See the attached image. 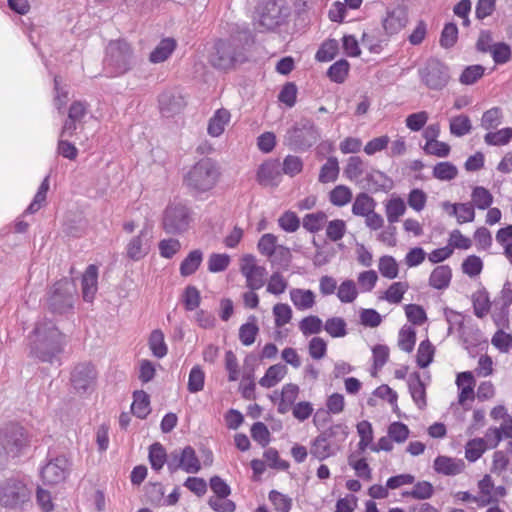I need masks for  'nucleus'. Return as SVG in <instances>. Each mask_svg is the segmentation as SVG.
I'll list each match as a JSON object with an SVG mask.
<instances>
[{"instance_id":"obj_1","label":"nucleus","mask_w":512,"mask_h":512,"mask_svg":"<svg viewBox=\"0 0 512 512\" xmlns=\"http://www.w3.org/2000/svg\"><path fill=\"white\" fill-rule=\"evenodd\" d=\"M65 346V336L46 318L39 320L30 336V354L42 362L52 363Z\"/></svg>"},{"instance_id":"obj_2","label":"nucleus","mask_w":512,"mask_h":512,"mask_svg":"<svg viewBox=\"0 0 512 512\" xmlns=\"http://www.w3.org/2000/svg\"><path fill=\"white\" fill-rule=\"evenodd\" d=\"M221 177V170L216 161L203 158L196 162L184 175L183 184L193 195L211 191Z\"/></svg>"},{"instance_id":"obj_3","label":"nucleus","mask_w":512,"mask_h":512,"mask_svg":"<svg viewBox=\"0 0 512 512\" xmlns=\"http://www.w3.org/2000/svg\"><path fill=\"white\" fill-rule=\"evenodd\" d=\"M75 299V285L67 279H62L51 287L48 293L47 306L53 314H68L74 309Z\"/></svg>"},{"instance_id":"obj_4","label":"nucleus","mask_w":512,"mask_h":512,"mask_svg":"<svg viewBox=\"0 0 512 512\" xmlns=\"http://www.w3.org/2000/svg\"><path fill=\"white\" fill-rule=\"evenodd\" d=\"M106 67L114 76L122 75L135 65L131 46L122 40L112 41L106 49Z\"/></svg>"},{"instance_id":"obj_5","label":"nucleus","mask_w":512,"mask_h":512,"mask_svg":"<svg viewBox=\"0 0 512 512\" xmlns=\"http://www.w3.org/2000/svg\"><path fill=\"white\" fill-rule=\"evenodd\" d=\"M320 138L318 128L310 119H302L290 128L284 141L293 150L305 151L311 148Z\"/></svg>"},{"instance_id":"obj_6","label":"nucleus","mask_w":512,"mask_h":512,"mask_svg":"<svg viewBox=\"0 0 512 512\" xmlns=\"http://www.w3.org/2000/svg\"><path fill=\"white\" fill-rule=\"evenodd\" d=\"M191 222V211L185 204L171 203L163 213L162 227L167 234L181 235L189 229Z\"/></svg>"},{"instance_id":"obj_7","label":"nucleus","mask_w":512,"mask_h":512,"mask_svg":"<svg viewBox=\"0 0 512 512\" xmlns=\"http://www.w3.org/2000/svg\"><path fill=\"white\" fill-rule=\"evenodd\" d=\"M30 498L31 489L20 479L10 478L0 484V504L4 507H21Z\"/></svg>"},{"instance_id":"obj_8","label":"nucleus","mask_w":512,"mask_h":512,"mask_svg":"<svg viewBox=\"0 0 512 512\" xmlns=\"http://www.w3.org/2000/svg\"><path fill=\"white\" fill-rule=\"evenodd\" d=\"M421 81L431 90H442L450 80L449 68L438 59H429L419 69Z\"/></svg>"},{"instance_id":"obj_9","label":"nucleus","mask_w":512,"mask_h":512,"mask_svg":"<svg viewBox=\"0 0 512 512\" xmlns=\"http://www.w3.org/2000/svg\"><path fill=\"white\" fill-rule=\"evenodd\" d=\"M239 47L232 40H218L209 53V63L217 69H229L238 60Z\"/></svg>"},{"instance_id":"obj_10","label":"nucleus","mask_w":512,"mask_h":512,"mask_svg":"<svg viewBox=\"0 0 512 512\" xmlns=\"http://www.w3.org/2000/svg\"><path fill=\"white\" fill-rule=\"evenodd\" d=\"M240 272L246 279V286L250 290H258L265 284L267 270L257 264L255 256L243 255L240 259Z\"/></svg>"},{"instance_id":"obj_11","label":"nucleus","mask_w":512,"mask_h":512,"mask_svg":"<svg viewBox=\"0 0 512 512\" xmlns=\"http://www.w3.org/2000/svg\"><path fill=\"white\" fill-rule=\"evenodd\" d=\"M3 450L12 456H17L27 445V436L23 427L12 424L0 432Z\"/></svg>"},{"instance_id":"obj_12","label":"nucleus","mask_w":512,"mask_h":512,"mask_svg":"<svg viewBox=\"0 0 512 512\" xmlns=\"http://www.w3.org/2000/svg\"><path fill=\"white\" fill-rule=\"evenodd\" d=\"M152 232L149 227H144L139 234L134 236L126 246L127 257L133 261L143 259L150 250Z\"/></svg>"},{"instance_id":"obj_13","label":"nucleus","mask_w":512,"mask_h":512,"mask_svg":"<svg viewBox=\"0 0 512 512\" xmlns=\"http://www.w3.org/2000/svg\"><path fill=\"white\" fill-rule=\"evenodd\" d=\"M96 371L93 365L81 363L75 366L71 373V383L75 390L84 393L92 388L96 381Z\"/></svg>"},{"instance_id":"obj_14","label":"nucleus","mask_w":512,"mask_h":512,"mask_svg":"<svg viewBox=\"0 0 512 512\" xmlns=\"http://www.w3.org/2000/svg\"><path fill=\"white\" fill-rule=\"evenodd\" d=\"M258 24L264 30H272L282 20V8L276 1H266L259 7Z\"/></svg>"},{"instance_id":"obj_15","label":"nucleus","mask_w":512,"mask_h":512,"mask_svg":"<svg viewBox=\"0 0 512 512\" xmlns=\"http://www.w3.org/2000/svg\"><path fill=\"white\" fill-rule=\"evenodd\" d=\"M159 109L163 116L171 117L180 113L186 106L183 95L176 90L164 91L158 98Z\"/></svg>"},{"instance_id":"obj_16","label":"nucleus","mask_w":512,"mask_h":512,"mask_svg":"<svg viewBox=\"0 0 512 512\" xmlns=\"http://www.w3.org/2000/svg\"><path fill=\"white\" fill-rule=\"evenodd\" d=\"M68 470V460L64 456L50 460L42 469L41 477L47 484H57L63 481Z\"/></svg>"},{"instance_id":"obj_17","label":"nucleus","mask_w":512,"mask_h":512,"mask_svg":"<svg viewBox=\"0 0 512 512\" xmlns=\"http://www.w3.org/2000/svg\"><path fill=\"white\" fill-rule=\"evenodd\" d=\"M282 171L278 160H269L260 165L257 181L262 186L276 187L281 181Z\"/></svg>"},{"instance_id":"obj_18","label":"nucleus","mask_w":512,"mask_h":512,"mask_svg":"<svg viewBox=\"0 0 512 512\" xmlns=\"http://www.w3.org/2000/svg\"><path fill=\"white\" fill-rule=\"evenodd\" d=\"M82 297L85 302H92L98 291V267L89 265L81 279Z\"/></svg>"},{"instance_id":"obj_19","label":"nucleus","mask_w":512,"mask_h":512,"mask_svg":"<svg viewBox=\"0 0 512 512\" xmlns=\"http://www.w3.org/2000/svg\"><path fill=\"white\" fill-rule=\"evenodd\" d=\"M407 23V11L402 7H397L387 13V16L383 20V28L387 34L393 35L400 32Z\"/></svg>"},{"instance_id":"obj_20","label":"nucleus","mask_w":512,"mask_h":512,"mask_svg":"<svg viewBox=\"0 0 512 512\" xmlns=\"http://www.w3.org/2000/svg\"><path fill=\"white\" fill-rule=\"evenodd\" d=\"M434 470L446 476H455L463 472L465 462L462 459L452 458L448 456H438L434 460Z\"/></svg>"},{"instance_id":"obj_21","label":"nucleus","mask_w":512,"mask_h":512,"mask_svg":"<svg viewBox=\"0 0 512 512\" xmlns=\"http://www.w3.org/2000/svg\"><path fill=\"white\" fill-rule=\"evenodd\" d=\"M340 450L335 443H331L322 435H318L310 446V454L319 461L335 456Z\"/></svg>"},{"instance_id":"obj_22","label":"nucleus","mask_w":512,"mask_h":512,"mask_svg":"<svg viewBox=\"0 0 512 512\" xmlns=\"http://www.w3.org/2000/svg\"><path fill=\"white\" fill-rule=\"evenodd\" d=\"M290 300L299 311H306L316 303V295L310 289L292 288L289 292Z\"/></svg>"},{"instance_id":"obj_23","label":"nucleus","mask_w":512,"mask_h":512,"mask_svg":"<svg viewBox=\"0 0 512 512\" xmlns=\"http://www.w3.org/2000/svg\"><path fill=\"white\" fill-rule=\"evenodd\" d=\"M203 256V252L200 249H194L190 251L180 263V275L183 277L193 275L200 267L203 261Z\"/></svg>"},{"instance_id":"obj_24","label":"nucleus","mask_w":512,"mask_h":512,"mask_svg":"<svg viewBox=\"0 0 512 512\" xmlns=\"http://www.w3.org/2000/svg\"><path fill=\"white\" fill-rule=\"evenodd\" d=\"M230 112L224 108L218 109L214 115L211 117L208 123V134L212 137L220 136L224 130L225 126L230 121Z\"/></svg>"},{"instance_id":"obj_25","label":"nucleus","mask_w":512,"mask_h":512,"mask_svg":"<svg viewBox=\"0 0 512 512\" xmlns=\"http://www.w3.org/2000/svg\"><path fill=\"white\" fill-rule=\"evenodd\" d=\"M408 387L411 397L418 408L423 409L426 406V390L418 373H414L408 380Z\"/></svg>"},{"instance_id":"obj_26","label":"nucleus","mask_w":512,"mask_h":512,"mask_svg":"<svg viewBox=\"0 0 512 512\" xmlns=\"http://www.w3.org/2000/svg\"><path fill=\"white\" fill-rule=\"evenodd\" d=\"M326 440L331 443H335L337 448L341 450L342 444L346 441L349 435V428L343 423L333 424L326 430L320 433Z\"/></svg>"},{"instance_id":"obj_27","label":"nucleus","mask_w":512,"mask_h":512,"mask_svg":"<svg viewBox=\"0 0 512 512\" xmlns=\"http://www.w3.org/2000/svg\"><path fill=\"white\" fill-rule=\"evenodd\" d=\"M452 270L448 265H440L434 268L429 277V284L435 289H445L449 286Z\"/></svg>"},{"instance_id":"obj_28","label":"nucleus","mask_w":512,"mask_h":512,"mask_svg":"<svg viewBox=\"0 0 512 512\" xmlns=\"http://www.w3.org/2000/svg\"><path fill=\"white\" fill-rule=\"evenodd\" d=\"M479 495L474 498V502L477 503L479 507H485L494 501L493 499V490L494 484L490 475H485L478 482Z\"/></svg>"},{"instance_id":"obj_29","label":"nucleus","mask_w":512,"mask_h":512,"mask_svg":"<svg viewBox=\"0 0 512 512\" xmlns=\"http://www.w3.org/2000/svg\"><path fill=\"white\" fill-rule=\"evenodd\" d=\"M299 394V387L296 384L289 383L282 387L281 398L278 405V412L287 413L294 405Z\"/></svg>"},{"instance_id":"obj_30","label":"nucleus","mask_w":512,"mask_h":512,"mask_svg":"<svg viewBox=\"0 0 512 512\" xmlns=\"http://www.w3.org/2000/svg\"><path fill=\"white\" fill-rule=\"evenodd\" d=\"M287 374V368L283 364L270 366L265 375L259 380V384L264 388L276 386Z\"/></svg>"},{"instance_id":"obj_31","label":"nucleus","mask_w":512,"mask_h":512,"mask_svg":"<svg viewBox=\"0 0 512 512\" xmlns=\"http://www.w3.org/2000/svg\"><path fill=\"white\" fill-rule=\"evenodd\" d=\"M339 172L340 168L338 159L331 156L321 166L318 181L323 184L335 182L339 176Z\"/></svg>"},{"instance_id":"obj_32","label":"nucleus","mask_w":512,"mask_h":512,"mask_svg":"<svg viewBox=\"0 0 512 512\" xmlns=\"http://www.w3.org/2000/svg\"><path fill=\"white\" fill-rule=\"evenodd\" d=\"M176 47V43L171 38H166L160 41L155 49L150 53L149 60L152 63L164 62L172 54Z\"/></svg>"},{"instance_id":"obj_33","label":"nucleus","mask_w":512,"mask_h":512,"mask_svg":"<svg viewBox=\"0 0 512 512\" xmlns=\"http://www.w3.org/2000/svg\"><path fill=\"white\" fill-rule=\"evenodd\" d=\"M374 199L367 193H359L352 205V213L356 216H366L375 209Z\"/></svg>"},{"instance_id":"obj_34","label":"nucleus","mask_w":512,"mask_h":512,"mask_svg":"<svg viewBox=\"0 0 512 512\" xmlns=\"http://www.w3.org/2000/svg\"><path fill=\"white\" fill-rule=\"evenodd\" d=\"M327 223V215L323 211L306 214L303 217L302 225L310 233L319 232Z\"/></svg>"},{"instance_id":"obj_35","label":"nucleus","mask_w":512,"mask_h":512,"mask_svg":"<svg viewBox=\"0 0 512 512\" xmlns=\"http://www.w3.org/2000/svg\"><path fill=\"white\" fill-rule=\"evenodd\" d=\"M357 433L360 437L358 442V453H364L367 448H370L373 441V428L369 421H360L357 426Z\"/></svg>"},{"instance_id":"obj_36","label":"nucleus","mask_w":512,"mask_h":512,"mask_svg":"<svg viewBox=\"0 0 512 512\" xmlns=\"http://www.w3.org/2000/svg\"><path fill=\"white\" fill-rule=\"evenodd\" d=\"M352 190L346 185H337L329 192V201L337 207H343L351 202Z\"/></svg>"},{"instance_id":"obj_37","label":"nucleus","mask_w":512,"mask_h":512,"mask_svg":"<svg viewBox=\"0 0 512 512\" xmlns=\"http://www.w3.org/2000/svg\"><path fill=\"white\" fill-rule=\"evenodd\" d=\"M432 176L440 181H451L458 176V168L448 161L439 162L433 167Z\"/></svg>"},{"instance_id":"obj_38","label":"nucleus","mask_w":512,"mask_h":512,"mask_svg":"<svg viewBox=\"0 0 512 512\" xmlns=\"http://www.w3.org/2000/svg\"><path fill=\"white\" fill-rule=\"evenodd\" d=\"M131 410L135 416L144 419L150 412L149 396L144 391H136L134 393V401Z\"/></svg>"},{"instance_id":"obj_39","label":"nucleus","mask_w":512,"mask_h":512,"mask_svg":"<svg viewBox=\"0 0 512 512\" xmlns=\"http://www.w3.org/2000/svg\"><path fill=\"white\" fill-rule=\"evenodd\" d=\"M181 454L183 459L182 470L186 473H197L201 468V464L195 450L191 446H186L181 449Z\"/></svg>"},{"instance_id":"obj_40","label":"nucleus","mask_w":512,"mask_h":512,"mask_svg":"<svg viewBox=\"0 0 512 512\" xmlns=\"http://www.w3.org/2000/svg\"><path fill=\"white\" fill-rule=\"evenodd\" d=\"M450 216H455L459 224L472 222L475 219V211L472 203H456V206L452 207Z\"/></svg>"},{"instance_id":"obj_41","label":"nucleus","mask_w":512,"mask_h":512,"mask_svg":"<svg viewBox=\"0 0 512 512\" xmlns=\"http://www.w3.org/2000/svg\"><path fill=\"white\" fill-rule=\"evenodd\" d=\"M149 348L152 354L157 358H163L168 352L167 345L164 340V334L161 330H153L149 337Z\"/></svg>"},{"instance_id":"obj_42","label":"nucleus","mask_w":512,"mask_h":512,"mask_svg":"<svg viewBox=\"0 0 512 512\" xmlns=\"http://www.w3.org/2000/svg\"><path fill=\"white\" fill-rule=\"evenodd\" d=\"M323 329L333 338H342L347 335V323L342 317L328 318Z\"/></svg>"},{"instance_id":"obj_43","label":"nucleus","mask_w":512,"mask_h":512,"mask_svg":"<svg viewBox=\"0 0 512 512\" xmlns=\"http://www.w3.org/2000/svg\"><path fill=\"white\" fill-rule=\"evenodd\" d=\"M345 407V399L342 394L339 393H333L330 395L326 401V411H317L314 417V422L316 423L317 418L321 414H340Z\"/></svg>"},{"instance_id":"obj_44","label":"nucleus","mask_w":512,"mask_h":512,"mask_svg":"<svg viewBox=\"0 0 512 512\" xmlns=\"http://www.w3.org/2000/svg\"><path fill=\"white\" fill-rule=\"evenodd\" d=\"M361 453L355 452L349 455L348 464L351 466L358 477L364 480L371 479V469L365 458H358Z\"/></svg>"},{"instance_id":"obj_45","label":"nucleus","mask_w":512,"mask_h":512,"mask_svg":"<svg viewBox=\"0 0 512 512\" xmlns=\"http://www.w3.org/2000/svg\"><path fill=\"white\" fill-rule=\"evenodd\" d=\"M364 173V162L359 156H350L344 168V175L350 181H357Z\"/></svg>"},{"instance_id":"obj_46","label":"nucleus","mask_w":512,"mask_h":512,"mask_svg":"<svg viewBox=\"0 0 512 512\" xmlns=\"http://www.w3.org/2000/svg\"><path fill=\"white\" fill-rule=\"evenodd\" d=\"M341 303H352L358 296V290L353 280H344L337 289L336 293Z\"/></svg>"},{"instance_id":"obj_47","label":"nucleus","mask_w":512,"mask_h":512,"mask_svg":"<svg viewBox=\"0 0 512 512\" xmlns=\"http://www.w3.org/2000/svg\"><path fill=\"white\" fill-rule=\"evenodd\" d=\"M323 327L322 320L315 315L306 316L299 322V330L304 336L318 334Z\"/></svg>"},{"instance_id":"obj_48","label":"nucleus","mask_w":512,"mask_h":512,"mask_svg":"<svg viewBox=\"0 0 512 512\" xmlns=\"http://www.w3.org/2000/svg\"><path fill=\"white\" fill-rule=\"evenodd\" d=\"M386 216L390 224L399 221L400 217L405 213L406 206L401 198H393L386 204Z\"/></svg>"},{"instance_id":"obj_49","label":"nucleus","mask_w":512,"mask_h":512,"mask_svg":"<svg viewBox=\"0 0 512 512\" xmlns=\"http://www.w3.org/2000/svg\"><path fill=\"white\" fill-rule=\"evenodd\" d=\"M167 453L162 444L156 442L152 444L149 448V461L151 467L159 471L162 469L164 464L166 463Z\"/></svg>"},{"instance_id":"obj_50","label":"nucleus","mask_w":512,"mask_h":512,"mask_svg":"<svg viewBox=\"0 0 512 512\" xmlns=\"http://www.w3.org/2000/svg\"><path fill=\"white\" fill-rule=\"evenodd\" d=\"M433 493L434 488L430 482L420 481L417 482L410 491L404 492L403 495L418 500H426L431 498Z\"/></svg>"},{"instance_id":"obj_51","label":"nucleus","mask_w":512,"mask_h":512,"mask_svg":"<svg viewBox=\"0 0 512 512\" xmlns=\"http://www.w3.org/2000/svg\"><path fill=\"white\" fill-rule=\"evenodd\" d=\"M445 318L448 322V334H452L454 330H456L460 337L466 342L467 340L464 338V317L462 314L453 311L451 309H445Z\"/></svg>"},{"instance_id":"obj_52","label":"nucleus","mask_w":512,"mask_h":512,"mask_svg":"<svg viewBox=\"0 0 512 512\" xmlns=\"http://www.w3.org/2000/svg\"><path fill=\"white\" fill-rule=\"evenodd\" d=\"M512 138V128L506 127L496 132H488L484 136V141L488 145L502 146L510 142Z\"/></svg>"},{"instance_id":"obj_53","label":"nucleus","mask_w":512,"mask_h":512,"mask_svg":"<svg viewBox=\"0 0 512 512\" xmlns=\"http://www.w3.org/2000/svg\"><path fill=\"white\" fill-rule=\"evenodd\" d=\"M252 322H247L240 326L239 339L244 346H250L255 342L259 328L255 323V317H251Z\"/></svg>"},{"instance_id":"obj_54","label":"nucleus","mask_w":512,"mask_h":512,"mask_svg":"<svg viewBox=\"0 0 512 512\" xmlns=\"http://www.w3.org/2000/svg\"><path fill=\"white\" fill-rule=\"evenodd\" d=\"M472 204L480 210L489 208L493 202L492 194L484 187H475L472 191Z\"/></svg>"},{"instance_id":"obj_55","label":"nucleus","mask_w":512,"mask_h":512,"mask_svg":"<svg viewBox=\"0 0 512 512\" xmlns=\"http://www.w3.org/2000/svg\"><path fill=\"white\" fill-rule=\"evenodd\" d=\"M471 129V121L466 115H458L450 120V132L457 137H462L468 134Z\"/></svg>"},{"instance_id":"obj_56","label":"nucleus","mask_w":512,"mask_h":512,"mask_svg":"<svg viewBox=\"0 0 512 512\" xmlns=\"http://www.w3.org/2000/svg\"><path fill=\"white\" fill-rule=\"evenodd\" d=\"M503 113L501 108L493 107L485 111L481 118V127L485 130H491L502 123Z\"/></svg>"},{"instance_id":"obj_57","label":"nucleus","mask_w":512,"mask_h":512,"mask_svg":"<svg viewBox=\"0 0 512 512\" xmlns=\"http://www.w3.org/2000/svg\"><path fill=\"white\" fill-rule=\"evenodd\" d=\"M205 383V373L199 365L192 367L189 373L187 388L190 393L202 391Z\"/></svg>"},{"instance_id":"obj_58","label":"nucleus","mask_w":512,"mask_h":512,"mask_svg":"<svg viewBox=\"0 0 512 512\" xmlns=\"http://www.w3.org/2000/svg\"><path fill=\"white\" fill-rule=\"evenodd\" d=\"M485 440L483 438H475L466 444L465 457L470 462L477 461L485 452Z\"/></svg>"},{"instance_id":"obj_59","label":"nucleus","mask_w":512,"mask_h":512,"mask_svg":"<svg viewBox=\"0 0 512 512\" xmlns=\"http://www.w3.org/2000/svg\"><path fill=\"white\" fill-rule=\"evenodd\" d=\"M158 249L162 258L171 259L181 250V242L176 238L162 239L158 243Z\"/></svg>"},{"instance_id":"obj_60","label":"nucleus","mask_w":512,"mask_h":512,"mask_svg":"<svg viewBox=\"0 0 512 512\" xmlns=\"http://www.w3.org/2000/svg\"><path fill=\"white\" fill-rule=\"evenodd\" d=\"M230 261L228 254L212 253L207 262L208 271L211 273L223 272L228 268Z\"/></svg>"},{"instance_id":"obj_61","label":"nucleus","mask_w":512,"mask_h":512,"mask_svg":"<svg viewBox=\"0 0 512 512\" xmlns=\"http://www.w3.org/2000/svg\"><path fill=\"white\" fill-rule=\"evenodd\" d=\"M434 347L429 340H424L419 344L417 350V364L420 368H426L433 360Z\"/></svg>"},{"instance_id":"obj_62","label":"nucleus","mask_w":512,"mask_h":512,"mask_svg":"<svg viewBox=\"0 0 512 512\" xmlns=\"http://www.w3.org/2000/svg\"><path fill=\"white\" fill-rule=\"evenodd\" d=\"M349 63L342 59L330 66L328 69V77L336 83H343L348 75Z\"/></svg>"},{"instance_id":"obj_63","label":"nucleus","mask_w":512,"mask_h":512,"mask_svg":"<svg viewBox=\"0 0 512 512\" xmlns=\"http://www.w3.org/2000/svg\"><path fill=\"white\" fill-rule=\"evenodd\" d=\"M379 271L383 277L394 279L398 276V264L392 256H383L379 260Z\"/></svg>"},{"instance_id":"obj_64","label":"nucleus","mask_w":512,"mask_h":512,"mask_svg":"<svg viewBox=\"0 0 512 512\" xmlns=\"http://www.w3.org/2000/svg\"><path fill=\"white\" fill-rule=\"evenodd\" d=\"M346 229V223L344 220H332L326 225V236L329 240L337 242L344 237Z\"/></svg>"}]
</instances>
